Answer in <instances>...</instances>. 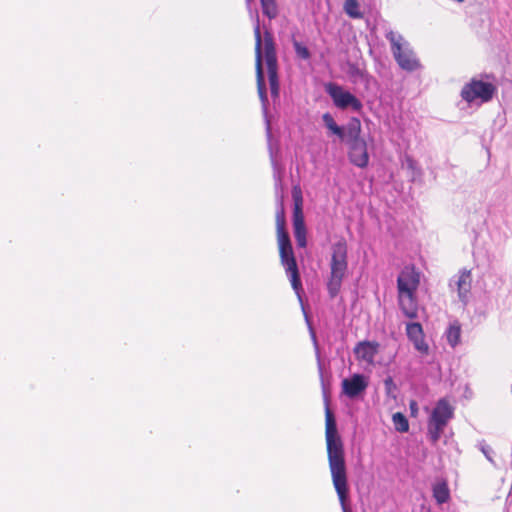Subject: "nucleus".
I'll return each mask as SVG.
<instances>
[{
    "label": "nucleus",
    "instance_id": "obj_1",
    "mask_svg": "<svg viewBox=\"0 0 512 512\" xmlns=\"http://www.w3.org/2000/svg\"><path fill=\"white\" fill-rule=\"evenodd\" d=\"M326 418V443L329 468L336 493L338 495L343 512H351L347 501L349 489L346 474L343 443L338 436L334 415L328 404L325 409Z\"/></svg>",
    "mask_w": 512,
    "mask_h": 512
},
{
    "label": "nucleus",
    "instance_id": "obj_2",
    "mask_svg": "<svg viewBox=\"0 0 512 512\" xmlns=\"http://www.w3.org/2000/svg\"><path fill=\"white\" fill-rule=\"evenodd\" d=\"M270 158L273 167V178L275 182V190L277 195V208H276V230L277 240L279 245V253L281 263L290 277L292 288H302L299 276V270L294 256L291 240L288 231L286 230L285 209L283 203V196L279 195L282 189V168L274 158L273 150L270 147Z\"/></svg>",
    "mask_w": 512,
    "mask_h": 512
},
{
    "label": "nucleus",
    "instance_id": "obj_3",
    "mask_svg": "<svg viewBox=\"0 0 512 512\" xmlns=\"http://www.w3.org/2000/svg\"><path fill=\"white\" fill-rule=\"evenodd\" d=\"M362 126L358 118L352 117L348 121V138L343 142L348 147L349 161L359 168H366L369 164V154L366 140L361 137Z\"/></svg>",
    "mask_w": 512,
    "mask_h": 512
},
{
    "label": "nucleus",
    "instance_id": "obj_4",
    "mask_svg": "<svg viewBox=\"0 0 512 512\" xmlns=\"http://www.w3.org/2000/svg\"><path fill=\"white\" fill-rule=\"evenodd\" d=\"M247 9L249 11L250 17L254 22V36H255V66H256V79H257V90L258 95L261 101L263 112L267 113L268 108V96L266 83L263 72V54H262V35L260 28V19L259 13L257 10H253L251 7L252 0H245Z\"/></svg>",
    "mask_w": 512,
    "mask_h": 512
},
{
    "label": "nucleus",
    "instance_id": "obj_5",
    "mask_svg": "<svg viewBox=\"0 0 512 512\" xmlns=\"http://www.w3.org/2000/svg\"><path fill=\"white\" fill-rule=\"evenodd\" d=\"M489 80H494V76L487 73L481 74L480 78H472L462 87L461 98L469 104L476 101L480 104L491 101L497 92V87Z\"/></svg>",
    "mask_w": 512,
    "mask_h": 512
},
{
    "label": "nucleus",
    "instance_id": "obj_6",
    "mask_svg": "<svg viewBox=\"0 0 512 512\" xmlns=\"http://www.w3.org/2000/svg\"><path fill=\"white\" fill-rule=\"evenodd\" d=\"M385 37L391 44V51L396 62L403 70L412 72L420 67L418 59L402 35L387 29Z\"/></svg>",
    "mask_w": 512,
    "mask_h": 512
},
{
    "label": "nucleus",
    "instance_id": "obj_7",
    "mask_svg": "<svg viewBox=\"0 0 512 512\" xmlns=\"http://www.w3.org/2000/svg\"><path fill=\"white\" fill-rule=\"evenodd\" d=\"M264 42V56L268 72V80L270 86V93L273 100L279 98L280 84L278 77V61L276 54V47L273 35L270 30L266 29L263 36Z\"/></svg>",
    "mask_w": 512,
    "mask_h": 512
},
{
    "label": "nucleus",
    "instance_id": "obj_8",
    "mask_svg": "<svg viewBox=\"0 0 512 512\" xmlns=\"http://www.w3.org/2000/svg\"><path fill=\"white\" fill-rule=\"evenodd\" d=\"M454 416V408L447 399L438 400L428 420V435L433 443H436Z\"/></svg>",
    "mask_w": 512,
    "mask_h": 512
},
{
    "label": "nucleus",
    "instance_id": "obj_9",
    "mask_svg": "<svg viewBox=\"0 0 512 512\" xmlns=\"http://www.w3.org/2000/svg\"><path fill=\"white\" fill-rule=\"evenodd\" d=\"M331 251V277L329 279L328 288H340L342 280L345 277L348 269V248L346 241L341 239L333 243Z\"/></svg>",
    "mask_w": 512,
    "mask_h": 512
},
{
    "label": "nucleus",
    "instance_id": "obj_10",
    "mask_svg": "<svg viewBox=\"0 0 512 512\" xmlns=\"http://www.w3.org/2000/svg\"><path fill=\"white\" fill-rule=\"evenodd\" d=\"M325 91L338 109L346 110L350 108L354 112H361L363 109L362 102L355 95L336 83H327Z\"/></svg>",
    "mask_w": 512,
    "mask_h": 512
},
{
    "label": "nucleus",
    "instance_id": "obj_11",
    "mask_svg": "<svg viewBox=\"0 0 512 512\" xmlns=\"http://www.w3.org/2000/svg\"><path fill=\"white\" fill-rule=\"evenodd\" d=\"M295 291H296L297 298H298V300L300 302L301 309H302V312H303L304 317H305V321H306V323L308 325V328L310 330L311 338L313 340V344H314V347H315L316 358H317L318 370H319L320 379H321L322 390H323L324 396L326 397L327 388H326V384H325L324 377H323V364H322V361H321L319 345H318V342H317V338H316L314 329H313V327H312V325L310 323V319H309L308 312H307V306L304 303L305 290L297 289Z\"/></svg>",
    "mask_w": 512,
    "mask_h": 512
},
{
    "label": "nucleus",
    "instance_id": "obj_12",
    "mask_svg": "<svg viewBox=\"0 0 512 512\" xmlns=\"http://www.w3.org/2000/svg\"><path fill=\"white\" fill-rule=\"evenodd\" d=\"M342 392L350 399L361 396L369 385L368 378L363 374H353L342 381Z\"/></svg>",
    "mask_w": 512,
    "mask_h": 512
},
{
    "label": "nucleus",
    "instance_id": "obj_13",
    "mask_svg": "<svg viewBox=\"0 0 512 512\" xmlns=\"http://www.w3.org/2000/svg\"><path fill=\"white\" fill-rule=\"evenodd\" d=\"M417 290H398V305L403 315L409 319L418 317L419 304Z\"/></svg>",
    "mask_w": 512,
    "mask_h": 512
},
{
    "label": "nucleus",
    "instance_id": "obj_14",
    "mask_svg": "<svg viewBox=\"0 0 512 512\" xmlns=\"http://www.w3.org/2000/svg\"><path fill=\"white\" fill-rule=\"evenodd\" d=\"M421 272L414 265H406L397 278V288H418Z\"/></svg>",
    "mask_w": 512,
    "mask_h": 512
},
{
    "label": "nucleus",
    "instance_id": "obj_15",
    "mask_svg": "<svg viewBox=\"0 0 512 512\" xmlns=\"http://www.w3.org/2000/svg\"><path fill=\"white\" fill-rule=\"evenodd\" d=\"M406 334L408 339L414 344L417 351L426 354L429 347L424 340L422 325L418 322H410L406 325Z\"/></svg>",
    "mask_w": 512,
    "mask_h": 512
},
{
    "label": "nucleus",
    "instance_id": "obj_16",
    "mask_svg": "<svg viewBox=\"0 0 512 512\" xmlns=\"http://www.w3.org/2000/svg\"><path fill=\"white\" fill-rule=\"evenodd\" d=\"M379 344L372 341L359 342L354 348V354L359 361L373 364L378 353Z\"/></svg>",
    "mask_w": 512,
    "mask_h": 512
},
{
    "label": "nucleus",
    "instance_id": "obj_17",
    "mask_svg": "<svg viewBox=\"0 0 512 512\" xmlns=\"http://www.w3.org/2000/svg\"><path fill=\"white\" fill-rule=\"evenodd\" d=\"M322 121L329 132L336 135L342 143L348 138V123L345 126L338 125L329 112L322 115Z\"/></svg>",
    "mask_w": 512,
    "mask_h": 512
},
{
    "label": "nucleus",
    "instance_id": "obj_18",
    "mask_svg": "<svg viewBox=\"0 0 512 512\" xmlns=\"http://www.w3.org/2000/svg\"><path fill=\"white\" fill-rule=\"evenodd\" d=\"M292 196L294 200V209H293V229H301L306 228L303 211H302V196L301 191L294 187L292 191Z\"/></svg>",
    "mask_w": 512,
    "mask_h": 512
},
{
    "label": "nucleus",
    "instance_id": "obj_19",
    "mask_svg": "<svg viewBox=\"0 0 512 512\" xmlns=\"http://www.w3.org/2000/svg\"><path fill=\"white\" fill-rule=\"evenodd\" d=\"M460 336L461 325L457 320H455L449 325L446 331L447 341L452 347H456L460 342Z\"/></svg>",
    "mask_w": 512,
    "mask_h": 512
},
{
    "label": "nucleus",
    "instance_id": "obj_20",
    "mask_svg": "<svg viewBox=\"0 0 512 512\" xmlns=\"http://www.w3.org/2000/svg\"><path fill=\"white\" fill-rule=\"evenodd\" d=\"M471 271L462 269L459 276L454 277L450 280V287L456 286V288H463V286L471 285Z\"/></svg>",
    "mask_w": 512,
    "mask_h": 512
},
{
    "label": "nucleus",
    "instance_id": "obj_21",
    "mask_svg": "<svg viewBox=\"0 0 512 512\" xmlns=\"http://www.w3.org/2000/svg\"><path fill=\"white\" fill-rule=\"evenodd\" d=\"M263 14L270 20L278 16V6L276 0H260Z\"/></svg>",
    "mask_w": 512,
    "mask_h": 512
},
{
    "label": "nucleus",
    "instance_id": "obj_22",
    "mask_svg": "<svg viewBox=\"0 0 512 512\" xmlns=\"http://www.w3.org/2000/svg\"><path fill=\"white\" fill-rule=\"evenodd\" d=\"M433 496L437 503L443 504L449 499V490L446 483H438L433 487Z\"/></svg>",
    "mask_w": 512,
    "mask_h": 512
},
{
    "label": "nucleus",
    "instance_id": "obj_23",
    "mask_svg": "<svg viewBox=\"0 0 512 512\" xmlns=\"http://www.w3.org/2000/svg\"><path fill=\"white\" fill-rule=\"evenodd\" d=\"M392 422H393V425H394L395 429L398 432L404 433V432H407L409 430L408 419L401 412H397V413L393 414Z\"/></svg>",
    "mask_w": 512,
    "mask_h": 512
},
{
    "label": "nucleus",
    "instance_id": "obj_24",
    "mask_svg": "<svg viewBox=\"0 0 512 512\" xmlns=\"http://www.w3.org/2000/svg\"><path fill=\"white\" fill-rule=\"evenodd\" d=\"M344 11L351 18L360 19L363 17V14L359 10V3L357 0H346L344 3Z\"/></svg>",
    "mask_w": 512,
    "mask_h": 512
},
{
    "label": "nucleus",
    "instance_id": "obj_25",
    "mask_svg": "<svg viewBox=\"0 0 512 512\" xmlns=\"http://www.w3.org/2000/svg\"><path fill=\"white\" fill-rule=\"evenodd\" d=\"M293 47H294V51H295L297 57H299L300 59H303V60L310 59L311 53L305 45H303L302 43H300L294 39Z\"/></svg>",
    "mask_w": 512,
    "mask_h": 512
},
{
    "label": "nucleus",
    "instance_id": "obj_26",
    "mask_svg": "<svg viewBox=\"0 0 512 512\" xmlns=\"http://www.w3.org/2000/svg\"><path fill=\"white\" fill-rule=\"evenodd\" d=\"M306 228L301 229H294V237L297 243V246L300 248H305L307 245V238H306Z\"/></svg>",
    "mask_w": 512,
    "mask_h": 512
},
{
    "label": "nucleus",
    "instance_id": "obj_27",
    "mask_svg": "<svg viewBox=\"0 0 512 512\" xmlns=\"http://www.w3.org/2000/svg\"><path fill=\"white\" fill-rule=\"evenodd\" d=\"M384 386H385V390H386V393L389 395L391 394L392 390L393 389H396V385L392 379V377H387L385 380H384Z\"/></svg>",
    "mask_w": 512,
    "mask_h": 512
},
{
    "label": "nucleus",
    "instance_id": "obj_28",
    "mask_svg": "<svg viewBox=\"0 0 512 512\" xmlns=\"http://www.w3.org/2000/svg\"><path fill=\"white\" fill-rule=\"evenodd\" d=\"M409 408L412 416H416L418 413V404L415 400H411L409 403Z\"/></svg>",
    "mask_w": 512,
    "mask_h": 512
},
{
    "label": "nucleus",
    "instance_id": "obj_29",
    "mask_svg": "<svg viewBox=\"0 0 512 512\" xmlns=\"http://www.w3.org/2000/svg\"><path fill=\"white\" fill-rule=\"evenodd\" d=\"M482 452L484 453V455L486 456V458L489 461H491V462L493 461L492 457H491L492 449L489 446H483L482 447Z\"/></svg>",
    "mask_w": 512,
    "mask_h": 512
},
{
    "label": "nucleus",
    "instance_id": "obj_30",
    "mask_svg": "<svg viewBox=\"0 0 512 512\" xmlns=\"http://www.w3.org/2000/svg\"><path fill=\"white\" fill-rule=\"evenodd\" d=\"M468 291H469V290H464V291H462V290H458V292H459V297H460V298H464V297H465V294H466Z\"/></svg>",
    "mask_w": 512,
    "mask_h": 512
},
{
    "label": "nucleus",
    "instance_id": "obj_31",
    "mask_svg": "<svg viewBox=\"0 0 512 512\" xmlns=\"http://www.w3.org/2000/svg\"><path fill=\"white\" fill-rule=\"evenodd\" d=\"M266 130H267V135H268V137H270V135H271V131H270V123H269V121H267V127H266Z\"/></svg>",
    "mask_w": 512,
    "mask_h": 512
},
{
    "label": "nucleus",
    "instance_id": "obj_32",
    "mask_svg": "<svg viewBox=\"0 0 512 512\" xmlns=\"http://www.w3.org/2000/svg\"><path fill=\"white\" fill-rule=\"evenodd\" d=\"M355 74L363 76V73H362V71L360 69H356L355 70Z\"/></svg>",
    "mask_w": 512,
    "mask_h": 512
},
{
    "label": "nucleus",
    "instance_id": "obj_33",
    "mask_svg": "<svg viewBox=\"0 0 512 512\" xmlns=\"http://www.w3.org/2000/svg\"><path fill=\"white\" fill-rule=\"evenodd\" d=\"M337 290H331V297H335L336 296V292Z\"/></svg>",
    "mask_w": 512,
    "mask_h": 512
}]
</instances>
